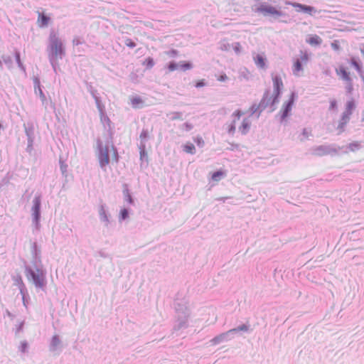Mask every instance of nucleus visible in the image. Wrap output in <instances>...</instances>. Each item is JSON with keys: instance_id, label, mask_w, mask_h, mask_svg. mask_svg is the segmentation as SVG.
Here are the masks:
<instances>
[{"instance_id": "nucleus-8", "label": "nucleus", "mask_w": 364, "mask_h": 364, "mask_svg": "<svg viewBox=\"0 0 364 364\" xmlns=\"http://www.w3.org/2000/svg\"><path fill=\"white\" fill-rule=\"evenodd\" d=\"M335 72L336 75L343 80L346 82H350L352 80L350 73L348 70V68L344 65H338V67L336 68Z\"/></svg>"}, {"instance_id": "nucleus-44", "label": "nucleus", "mask_w": 364, "mask_h": 364, "mask_svg": "<svg viewBox=\"0 0 364 364\" xmlns=\"http://www.w3.org/2000/svg\"><path fill=\"white\" fill-rule=\"evenodd\" d=\"M363 81H364V77L363 78Z\"/></svg>"}, {"instance_id": "nucleus-14", "label": "nucleus", "mask_w": 364, "mask_h": 364, "mask_svg": "<svg viewBox=\"0 0 364 364\" xmlns=\"http://www.w3.org/2000/svg\"><path fill=\"white\" fill-rule=\"evenodd\" d=\"M306 42L312 46H317L321 44L322 39L317 35H310L306 39Z\"/></svg>"}, {"instance_id": "nucleus-18", "label": "nucleus", "mask_w": 364, "mask_h": 364, "mask_svg": "<svg viewBox=\"0 0 364 364\" xmlns=\"http://www.w3.org/2000/svg\"><path fill=\"white\" fill-rule=\"evenodd\" d=\"M183 149L187 154H194L196 153L195 146L190 142H188L186 144H184L183 146Z\"/></svg>"}, {"instance_id": "nucleus-35", "label": "nucleus", "mask_w": 364, "mask_h": 364, "mask_svg": "<svg viewBox=\"0 0 364 364\" xmlns=\"http://www.w3.org/2000/svg\"><path fill=\"white\" fill-rule=\"evenodd\" d=\"M337 108V102L335 100L330 101V109H335Z\"/></svg>"}, {"instance_id": "nucleus-28", "label": "nucleus", "mask_w": 364, "mask_h": 364, "mask_svg": "<svg viewBox=\"0 0 364 364\" xmlns=\"http://www.w3.org/2000/svg\"><path fill=\"white\" fill-rule=\"evenodd\" d=\"M247 330H248V327L246 325L243 324V325L239 326L237 328H233V329L230 330L229 331L227 332V333H230V332L238 331H246Z\"/></svg>"}, {"instance_id": "nucleus-27", "label": "nucleus", "mask_w": 364, "mask_h": 364, "mask_svg": "<svg viewBox=\"0 0 364 364\" xmlns=\"http://www.w3.org/2000/svg\"><path fill=\"white\" fill-rule=\"evenodd\" d=\"M348 148L350 151H355L360 148V144L358 142H353L350 143L348 146Z\"/></svg>"}, {"instance_id": "nucleus-25", "label": "nucleus", "mask_w": 364, "mask_h": 364, "mask_svg": "<svg viewBox=\"0 0 364 364\" xmlns=\"http://www.w3.org/2000/svg\"><path fill=\"white\" fill-rule=\"evenodd\" d=\"M178 69H179L178 64H176L174 62H171L168 65V70L169 72H173V71H175V70H178Z\"/></svg>"}, {"instance_id": "nucleus-21", "label": "nucleus", "mask_w": 364, "mask_h": 364, "mask_svg": "<svg viewBox=\"0 0 364 364\" xmlns=\"http://www.w3.org/2000/svg\"><path fill=\"white\" fill-rule=\"evenodd\" d=\"M179 69L183 71L191 70L193 68V65L191 63L186 61H181L178 63Z\"/></svg>"}, {"instance_id": "nucleus-42", "label": "nucleus", "mask_w": 364, "mask_h": 364, "mask_svg": "<svg viewBox=\"0 0 364 364\" xmlns=\"http://www.w3.org/2000/svg\"><path fill=\"white\" fill-rule=\"evenodd\" d=\"M360 53L364 56V44L363 45L362 48H360Z\"/></svg>"}, {"instance_id": "nucleus-41", "label": "nucleus", "mask_w": 364, "mask_h": 364, "mask_svg": "<svg viewBox=\"0 0 364 364\" xmlns=\"http://www.w3.org/2000/svg\"><path fill=\"white\" fill-rule=\"evenodd\" d=\"M16 60H17V62H18V63H21V59H20V55H19V53H16Z\"/></svg>"}, {"instance_id": "nucleus-5", "label": "nucleus", "mask_w": 364, "mask_h": 364, "mask_svg": "<svg viewBox=\"0 0 364 364\" xmlns=\"http://www.w3.org/2000/svg\"><path fill=\"white\" fill-rule=\"evenodd\" d=\"M309 60V55L306 53H301L299 59H296L294 61L292 66L293 74L296 76L300 75V72L302 71V63H306Z\"/></svg>"}, {"instance_id": "nucleus-39", "label": "nucleus", "mask_w": 364, "mask_h": 364, "mask_svg": "<svg viewBox=\"0 0 364 364\" xmlns=\"http://www.w3.org/2000/svg\"><path fill=\"white\" fill-rule=\"evenodd\" d=\"M183 126L187 131H189V130L192 129V128H193V125L188 122L185 123L183 124Z\"/></svg>"}, {"instance_id": "nucleus-37", "label": "nucleus", "mask_w": 364, "mask_h": 364, "mask_svg": "<svg viewBox=\"0 0 364 364\" xmlns=\"http://www.w3.org/2000/svg\"><path fill=\"white\" fill-rule=\"evenodd\" d=\"M226 80H228V76L225 74H223L218 77L219 81H225Z\"/></svg>"}, {"instance_id": "nucleus-9", "label": "nucleus", "mask_w": 364, "mask_h": 364, "mask_svg": "<svg viewBox=\"0 0 364 364\" xmlns=\"http://www.w3.org/2000/svg\"><path fill=\"white\" fill-rule=\"evenodd\" d=\"M244 113L240 110H237L235 111L233 114H232V117H233V120L232 122V123H230L228 126V132L229 134H233L235 131V129H236V127H235V124H236V122L238 121L240 118V117Z\"/></svg>"}, {"instance_id": "nucleus-13", "label": "nucleus", "mask_w": 364, "mask_h": 364, "mask_svg": "<svg viewBox=\"0 0 364 364\" xmlns=\"http://www.w3.org/2000/svg\"><path fill=\"white\" fill-rule=\"evenodd\" d=\"M50 21V18L45 15L43 13H38L37 23L40 27L47 26Z\"/></svg>"}, {"instance_id": "nucleus-4", "label": "nucleus", "mask_w": 364, "mask_h": 364, "mask_svg": "<svg viewBox=\"0 0 364 364\" xmlns=\"http://www.w3.org/2000/svg\"><path fill=\"white\" fill-rule=\"evenodd\" d=\"M274 98L273 102L278 101L281 91L284 87L282 78L279 75L272 74Z\"/></svg>"}, {"instance_id": "nucleus-15", "label": "nucleus", "mask_w": 364, "mask_h": 364, "mask_svg": "<svg viewBox=\"0 0 364 364\" xmlns=\"http://www.w3.org/2000/svg\"><path fill=\"white\" fill-rule=\"evenodd\" d=\"M254 61L257 67L262 68V69L266 68V63H265L266 59L263 55H262L260 54L256 55L254 57Z\"/></svg>"}, {"instance_id": "nucleus-12", "label": "nucleus", "mask_w": 364, "mask_h": 364, "mask_svg": "<svg viewBox=\"0 0 364 364\" xmlns=\"http://www.w3.org/2000/svg\"><path fill=\"white\" fill-rule=\"evenodd\" d=\"M41 199L39 197H36L33 200V215L36 220H38L40 216Z\"/></svg>"}, {"instance_id": "nucleus-26", "label": "nucleus", "mask_w": 364, "mask_h": 364, "mask_svg": "<svg viewBox=\"0 0 364 364\" xmlns=\"http://www.w3.org/2000/svg\"><path fill=\"white\" fill-rule=\"evenodd\" d=\"M194 141L196 143V144L200 146V147H202L204 145V141L203 139V138L200 136H196L194 139H193Z\"/></svg>"}, {"instance_id": "nucleus-11", "label": "nucleus", "mask_w": 364, "mask_h": 364, "mask_svg": "<svg viewBox=\"0 0 364 364\" xmlns=\"http://www.w3.org/2000/svg\"><path fill=\"white\" fill-rule=\"evenodd\" d=\"M351 115L343 113L341 119L338 125V134L342 133L344 131L346 125L348 123Z\"/></svg>"}, {"instance_id": "nucleus-22", "label": "nucleus", "mask_w": 364, "mask_h": 364, "mask_svg": "<svg viewBox=\"0 0 364 364\" xmlns=\"http://www.w3.org/2000/svg\"><path fill=\"white\" fill-rule=\"evenodd\" d=\"M143 65L146 66V68L151 69L154 65V60L152 58L149 57L145 59L143 63Z\"/></svg>"}, {"instance_id": "nucleus-38", "label": "nucleus", "mask_w": 364, "mask_h": 364, "mask_svg": "<svg viewBox=\"0 0 364 364\" xmlns=\"http://www.w3.org/2000/svg\"><path fill=\"white\" fill-rule=\"evenodd\" d=\"M224 336H225V334H222V335L219 336L218 337L215 338L214 339H213V342L214 343H218L223 338V337Z\"/></svg>"}, {"instance_id": "nucleus-33", "label": "nucleus", "mask_w": 364, "mask_h": 364, "mask_svg": "<svg viewBox=\"0 0 364 364\" xmlns=\"http://www.w3.org/2000/svg\"><path fill=\"white\" fill-rule=\"evenodd\" d=\"M348 82V85L346 86V90H347L348 93L350 94L353 90L352 80L350 82Z\"/></svg>"}, {"instance_id": "nucleus-31", "label": "nucleus", "mask_w": 364, "mask_h": 364, "mask_svg": "<svg viewBox=\"0 0 364 364\" xmlns=\"http://www.w3.org/2000/svg\"><path fill=\"white\" fill-rule=\"evenodd\" d=\"M149 137V132L146 130H142L140 134V139L141 140H145Z\"/></svg>"}, {"instance_id": "nucleus-32", "label": "nucleus", "mask_w": 364, "mask_h": 364, "mask_svg": "<svg viewBox=\"0 0 364 364\" xmlns=\"http://www.w3.org/2000/svg\"><path fill=\"white\" fill-rule=\"evenodd\" d=\"M166 54L171 57H174L178 55V52L176 50L172 49L168 51Z\"/></svg>"}, {"instance_id": "nucleus-7", "label": "nucleus", "mask_w": 364, "mask_h": 364, "mask_svg": "<svg viewBox=\"0 0 364 364\" xmlns=\"http://www.w3.org/2000/svg\"><path fill=\"white\" fill-rule=\"evenodd\" d=\"M257 11L264 15H272L277 16H281V12L279 10H277L275 7L267 4H261L257 9Z\"/></svg>"}, {"instance_id": "nucleus-40", "label": "nucleus", "mask_w": 364, "mask_h": 364, "mask_svg": "<svg viewBox=\"0 0 364 364\" xmlns=\"http://www.w3.org/2000/svg\"><path fill=\"white\" fill-rule=\"evenodd\" d=\"M204 85H205V83H204L203 80H200V81L196 82V87H200L204 86Z\"/></svg>"}, {"instance_id": "nucleus-6", "label": "nucleus", "mask_w": 364, "mask_h": 364, "mask_svg": "<svg viewBox=\"0 0 364 364\" xmlns=\"http://www.w3.org/2000/svg\"><path fill=\"white\" fill-rule=\"evenodd\" d=\"M295 93L292 92L289 98V100L284 103L282 105L280 114L282 119H284L287 117H288L289 112L291 111L292 107L295 100Z\"/></svg>"}, {"instance_id": "nucleus-10", "label": "nucleus", "mask_w": 364, "mask_h": 364, "mask_svg": "<svg viewBox=\"0 0 364 364\" xmlns=\"http://www.w3.org/2000/svg\"><path fill=\"white\" fill-rule=\"evenodd\" d=\"M293 7L298 9V11H304L305 13L311 14L312 12L315 11V9L314 7L310 6H306L304 4H301L299 3H291L290 4Z\"/></svg>"}, {"instance_id": "nucleus-19", "label": "nucleus", "mask_w": 364, "mask_h": 364, "mask_svg": "<svg viewBox=\"0 0 364 364\" xmlns=\"http://www.w3.org/2000/svg\"><path fill=\"white\" fill-rule=\"evenodd\" d=\"M130 100L132 106L135 109L139 108L143 104V100L139 97H133Z\"/></svg>"}, {"instance_id": "nucleus-3", "label": "nucleus", "mask_w": 364, "mask_h": 364, "mask_svg": "<svg viewBox=\"0 0 364 364\" xmlns=\"http://www.w3.org/2000/svg\"><path fill=\"white\" fill-rule=\"evenodd\" d=\"M50 40V50L51 53V55L55 58H61L63 55L64 54V50L63 47V43L58 36L54 33H51L49 37Z\"/></svg>"}, {"instance_id": "nucleus-20", "label": "nucleus", "mask_w": 364, "mask_h": 364, "mask_svg": "<svg viewBox=\"0 0 364 364\" xmlns=\"http://www.w3.org/2000/svg\"><path fill=\"white\" fill-rule=\"evenodd\" d=\"M355 105L354 101L353 100H350L346 103V110L344 111L343 113L351 115L353 110L355 109Z\"/></svg>"}, {"instance_id": "nucleus-43", "label": "nucleus", "mask_w": 364, "mask_h": 364, "mask_svg": "<svg viewBox=\"0 0 364 364\" xmlns=\"http://www.w3.org/2000/svg\"><path fill=\"white\" fill-rule=\"evenodd\" d=\"M19 280L21 281V282H22V279H21V277H19Z\"/></svg>"}, {"instance_id": "nucleus-1", "label": "nucleus", "mask_w": 364, "mask_h": 364, "mask_svg": "<svg viewBox=\"0 0 364 364\" xmlns=\"http://www.w3.org/2000/svg\"><path fill=\"white\" fill-rule=\"evenodd\" d=\"M112 153V159L115 163H118L119 161V154L117 149L114 145H111L110 146H102L101 144L99 146V154L97 155V159L99 161V164L101 168H105L109 163V154Z\"/></svg>"}, {"instance_id": "nucleus-36", "label": "nucleus", "mask_w": 364, "mask_h": 364, "mask_svg": "<svg viewBox=\"0 0 364 364\" xmlns=\"http://www.w3.org/2000/svg\"><path fill=\"white\" fill-rule=\"evenodd\" d=\"M311 133V131L307 129H304V131H303V133L302 134L304 135V138H307L309 136V135Z\"/></svg>"}, {"instance_id": "nucleus-29", "label": "nucleus", "mask_w": 364, "mask_h": 364, "mask_svg": "<svg viewBox=\"0 0 364 364\" xmlns=\"http://www.w3.org/2000/svg\"><path fill=\"white\" fill-rule=\"evenodd\" d=\"M125 44L127 47L134 48L136 46V43L130 38H127L125 41Z\"/></svg>"}, {"instance_id": "nucleus-34", "label": "nucleus", "mask_w": 364, "mask_h": 364, "mask_svg": "<svg viewBox=\"0 0 364 364\" xmlns=\"http://www.w3.org/2000/svg\"><path fill=\"white\" fill-rule=\"evenodd\" d=\"M124 195H125L126 200L129 203H132V198L131 195L129 194V191L127 190L126 191H124Z\"/></svg>"}, {"instance_id": "nucleus-17", "label": "nucleus", "mask_w": 364, "mask_h": 364, "mask_svg": "<svg viewBox=\"0 0 364 364\" xmlns=\"http://www.w3.org/2000/svg\"><path fill=\"white\" fill-rule=\"evenodd\" d=\"M250 127V122L248 119H244L241 126L239 127L240 132L242 134H245Z\"/></svg>"}, {"instance_id": "nucleus-30", "label": "nucleus", "mask_w": 364, "mask_h": 364, "mask_svg": "<svg viewBox=\"0 0 364 364\" xmlns=\"http://www.w3.org/2000/svg\"><path fill=\"white\" fill-rule=\"evenodd\" d=\"M121 219L124 220L128 217V211L127 209L123 208L120 211Z\"/></svg>"}, {"instance_id": "nucleus-24", "label": "nucleus", "mask_w": 364, "mask_h": 364, "mask_svg": "<svg viewBox=\"0 0 364 364\" xmlns=\"http://www.w3.org/2000/svg\"><path fill=\"white\" fill-rule=\"evenodd\" d=\"M350 65L357 70L360 71L361 70V66L359 64V63L356 60L355 58H351L350 59Z\"/></svg>"}, {"instance_id": "nucleus-16", "label": "nucleus", "mask_w": 364, "mask_h": 364, "mask_svg": "<svg viewBox=\"0 0 364 364\" xmlns=\"http://www.w3.org/2000/svg\"><path fill=\"white\" fill-rule=\"evenodd\" d=\"M226 176V172L222 170L217 171L212 173L211 180L213 182H218Z\"/></svg>"}, {"instance_id": "nucleus-23", "label": "nucleus", "mask_w": 364, "mask_h": 364, "mask_svg": "<svg viewBox=\"0 0 364 364\" xmlns=\"http://www.w3.org/2000/svg\"><path fill=\"white\" fill-rule=\"evenodd\" d=\"M331 48L335 51H339L341 50V42L338 40H334L331 43Z\"/></svg>"}, {"instance_id": "nucleus-2", "label": "nucleus", "mask_w": 364, "mask_h": 364, "mask_svg": "<svg viewBox=\"0 0 364 364\" xmlns=\"http://www.w3.org/2000/svg\"><path fill=\"white\" fill-rule=\"evenodd\" d=\"M26 276L28 280L32 282L36 287L43 289L46 286V276L42 269L37 268L34 270L31 268H26Z\"/></svg>"}]
</instances>
